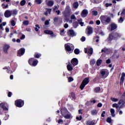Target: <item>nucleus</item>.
<instances>
[{
    "label": "nucleus",
    "mask_w": 125,
    "mask_h": 125,
    "mask_svg": "<svg viewBox=\"0 0 125 125\" xmlns=\"http://www.w3.org/2000/svg\"><path fill=\"white\" fill-rule=\"evenodd\" d=\"M119 37L120 34L117 32L115 33H110L107 40V42L109 43H111L112 41L115 40Z\"/></svg>",
    "instance_id": "1"
},
{
    "label": "nucleus",
    "mask_w": 125,
    "mask_h": 125,
    "mask_svg": "<svg viewBox=\"0 0 125 125\" xmlns=\"http://www.w3.org/2000/svg\"><path fill=\"white\" fill-rule=\"evenodd\" d=\"M101 22L103 24H108L111 22V19L110 17H107L106 16H101L100 17Z\"/></svg>",
    "instance_id": "2"
},
{
    "label": "nucleus",
    "mask_w": 125,
    "mask_h": 125,
    "mask_svg": "<svg viewBox=\"0 0 125 125\" xmlns=\"http://www.w3.org/2000/svg\"><path fill=\"white\" fill-rule=\"evenodd\" d=\"M109 71L106 69H102L100 71L99 76L101 77V79H104L109 75Z\"/></svg>",
    "instance_id": "3"
},
{
    "label": "nucleus",
    "mask_w": 125,
    "mask_h": 125,
    "mask_svg": "<svg viewBox=\"0 0 125 125\" xmlns=\"http://www.w3.org/2000/svg\"><path fill=\"white\" fill-rule=\"evenodd\" d=\"M63 16L65 18L69 17L71 15V9L69 6H67L65 9V11L63 13Z\"/></svg>",
    "instance_id": "4"
},
{
    "label": "nucleus",
    "mask_w": 125,
    "mask_h": 125,
    "mask_svg": "<svg viewBox=\"0 0 125 125\" xmlns=\"http://www.w3.org/2000/svg\"><path fill=\"white\" fill-rule=\"evenodd\" d=\"M64 49L65 51L68 52L69 54H70L73 52L74 47L73 45L71 46L70 45H68V44L66 43L64 44Z\"/></svg>",
    "instance_id": "5"
},
{
    "label": "nucleus",
    "mask_w": 125,
    "mask_h": 125,
    "mask_svg": "<svg viewBox=\"0 0 125 125\" xmlns=\"http://www.w3.org/2000/svg\"><path fill=\"white\" fill-rule=\"evenodd\" d=\"M38 63L39 61L37 60H35L34 58H31L29 59L28 63L31 66H36Z\"/></svg>",
    "instance_id": "6"
},
{
    "label": "nucleus",
    "mask_w": 125,
    "mask_h": 125,
    "mask_svg": "<svg viewBox=\"0 0 125 125\" xmlns=\"http://www.w3.org/2000/svg\"><path fill=\"white\" fill-rule=\"evenodd\" d=\"M24 104V102L22 100H17L15 102V105L19 108H21Z\"/></svg>",
    "instance_id": "7"
},
{
    "label": "nucleus",
    "mask_w": 125,
    "mask_h": 125,
    "mask_svg": "<svg viewBox=\"0 0 125 125\" xmlns=\"http://www.w3.org/2000/svg\"><path fill=\"white\" fill-rule=\"evenodd\" d=\"M118 28V25L115 23H110L109 27H107V29L110 31H113Z\"/></svg>",
    "instance_id": "8"
},
{
    "label": "nucleus",
    "mask_w": 125,
    "mask_h": 125,
    "mask_svg": "<svg viewBox=\"0 0 125 125\" xmlns=\"http://www.w3.org/2000/svg\"><path fill=\"white\" fill-rule=\"evenodd\" d=\"M25 49L22 47L20 49L17 51V56L19 57H21L23 56L25 53Z\"/></svg>",
    "instance_id": "9"
},
{
    "label": "nucleus",
    "mask_w": 125,
    "mask_h": 125,
    "mask_svg": "<svg viewBox=\"0 0 125 125\" xmlns=\"http://www.w3.org/2000/svg\"><path fill=\"white\" fill-rule=\"evenodd\" d=\"M10 48V45L7 44H5L3 46V51L5 54H7L8 53V50Z\"/></svg>",
    "instance_id": "10"
},
{
    "label": "nucleus",
    "mask_w": 125,
    "mask_h": 125,
    "mask_svg": "<svg viewBox=\"0 0 125 125\" xmlns=\"http://www.w3.org/2000/svg\"><path fill=\"white\" fill-rule=\"evenodd\" d=\"M86 30V33L88 36L91 35L93 32V28L91 27L87 26Z\"/></svg>",
    "instance_id": "11"
},
{
    "label": "nucleus",
    "mask_w": 125,
    "mask_h": 125,
    "mask_svg": "<svg viewBox=\"0 0 125 125\" xmlns=\"http://www.w3.org/2000/svg\"><path fill=\"white\" fill-rule=\"evenodd\" d=\"M71 65H72L74 66H75L78 64V60L77 58H73L71 60Z\"/></svg>",
    "instance_id": "12"
},
{
    "label": "nucleus",
    "mask_w": 125,
    "mask_h": 125,
    "mask_svg": "<svg viewBox=\"0 0 125 125\" xmlns=\"http://www.w3.org/2000/svg\"><path fill=\"white\" fill-rule=\"evenodd\" d=\"M44 33L47 35H51L52 37H55L56 35L54 33L53 31L51 30H46L44 31Z\"/></svg>",
    "instance_id": "13"
},
{
    "label": "nucleus",
    "mask_w": 125,
    "mask_h": 125,
    "mask_svg": "<svg viewBox=\"0 0 125 125\" xmlns=\"http://www.w3.org/2000/svg\"><path fill=\"white\" fill-rule=\"evenodd\" d=\"M4 16L6 17V18H8L12 16V14L10 10H6L4 12Z\"/></svg>",
    "instance_id": "14"
},
{
    "label": "nucleus",
    "mask_w": 125,
    "mask_h": 125,
    "mask_svg": "<svg viewBox=\"0 0 125 125\" xmlns=\"http://www.w3.org/2000/svg\"><path fill=\"white\" fill-rule=\"evenodd\" d=\"M2 108L3 110V111H8V108H7V107H6L5 106V104L3 103H1L0 104V108ZM1 112V109H0V113Z\"/></svg>",
    "instance_id": "15"
},
{
    "label": "nucleus",
    "mask_w": 125,
    "mask_h": 125,
    "mask_svg": "<svg viewBox=\"0 0 125 125\" xmlns=\"http://www.w3.org/2000/svg\"><path fill=\"white\" fill-rule=\"evenodd\" d=\"M118 105H121L119 107L120 108H122L124 107H125V102L123 100H120L119 102L118 103Z\"/></svg>",
    "instance_id": "16"
},
{
    "label": "nucleus",
    "mask_w": 125,
    "mask_h": 125,
    "mask_svg": "<svg viewBox=\"0 0 125 125\" xmlns=\"http://www.w3.org/2000/svg\"><path fill=\"white\" fill-rule=\"evenodd\" d=\"M67 34L68 36H72V37H74L75 36H76V34L75 33L74 31L73 30L70 29L69 30L68 32H67Z\"/></svg>",
    "instance_id": "17"
},
{
    "label": "nucleus",
    "mask_w": 125,
    "mask_h": 125,
    "mask_svg": "<svg viewBox=\"0 0 125 125\" xmlns=\"http://www.w3.org/2000/svg\"><path fill=\"white\" fill-rule=\"evenodd\" d=\"M88 14V11L85 9H84L83 11H82L81 16L82 17L85 18L86 16H87Z\"/></svg>",
    "instance_id": "18"
},
{
    "label": "nucleus",
    "mask_w": 125,
    "mask_h": 125,
    "mask_svg": "<svg viewBox=\"0 0 125 125\" xmlns=\"http://www.w3.org/2000/svg\"><path fill=\"white\" fill-rule=\"evenodd\" d=\"M125 73H122V76H121V79H120V85H122L123 84V83L125 81Z\"/></svg>",
    "instance_id": "19"
},
{
    "label": "nucleus",
    "mask_w": 125,
    "mask_h": 125,
    "mask_svg": "<svg viewBox=\"0 0 125 125\" xmlns=\"http://www.w3.org/2000/svg\"><path fill=\"white\" fill-rule=\"evenodd\" d=\"M67 69L68 71H71L73 69L72 64H71L70 62H68V64L67 65Z\"/></svg>",
    "instance_id": "20"
},
{
    "label": "nucleus",
    "mask_w": 125,
    "mask_h": 125,
    "mask_svg": "<svg viewBox=\"0 0 125 125\" xmlns=\"http://www.w3.org/2000/svg\"><path fill=\"white\" fill-rule=\"evenodd\" d=\"M63 117L66 119H71L73 118L72 115H71V113L67 114L66 115H63Z\"/></svg>",
    "instance_id": "21"
},
{
    "label": "nucleus",
    "mask_w": 125,
    "mask_h": 125,
    "mask_svg": "<svg viewBox=\"0 0 125 125\" xmlns=\"http://www.w3.org/2000/svg\"><path fill=\"white\" fill-rule=\"evenodd\" d=\"M89 79L88 78H86L84 79L82 83L86 85L89 83Z\"/></svg>",
    "instance_id": "22"
},
{
    "label": "nucleus",
    "mask_w": 125,
    "mask_h": 125,
    "mask_svg": "<svg viewBox=\"0 0 125 125\" xmlns=\"http://www.w3.org/2000/svg\"><path fill=\"white\" fill-rule=\"evenodd\" d=\"M86 125H95V123L93 121H86Z\"/></svg>",
    "instance_id": "23"
},
{
    "label": "nucleus",
    "mask_w": 125,
    "mask_h": 125,
    "mask_svg": "<svg viewBox=\"0 0 125 125\" xmlns=\"http://www.w3.org/2000/svg\"><path fill=\"white\" fill-rule=\"evenodd\" d=\"M41 54L38 53H35L34 55V58L39 59L41 57Z\"/></svg>",
    "instance_id": "24"
},
{
    "label": "nucleus",
    "mask_w": 125,
    "mask_h": 125,
    "mask_svg": "<svg viewBox=\"0 0 125 125\" xmlns=\"http://www.w3.org/2000/svg\"><path fill=\"white\" fill-rule=\"evenodd\" d=\"M98 113V110L96 109L92 110L91 111V114L92 115H96Z\"/></svg>",
    "instance_id": "25"
},
{
    "label": "nucleus",
    "mask_w": 125,
    "mask_h": 125,
    "mask_svg": "<svg viewBox=\"0 0 125 125\" xmlns=\"http://www.w3.org/2000/svg\"><path fill=\"white\" fill-rule=\"evenodd\" d=\"M78 26L79 23L78 21H75L73 23V27H74V28H77Z\"/></svg>",
    "instance_id": "26"
},
{
    "label": "nucleus",
    "mask_w": 125,
    "mask_h": 125,
    "mask_svg": "<svg viewBox=\"0 0 125 125\" xmlns=\"http://www.w3.org/2000/svg\"><path fill=\"white\" fill-rule=\"evenodd\" d=\"M73 6L74 7V9H78L79 6V3L78 2H75L74 4H73Z\"/></svg>",
    "instance_id": "27"
},
{
    "label": "nucleus",
    "mask_w": 125,
    "mask_h": 125,
    "mask_svg": "<svg viewBox=\"0 0 125 125\" xmlns=\"http://www.w3.org/2000/svg\"><path fill=\"white\" fill-rule=\"evenodd\" d=\"M83 20L82 19H80V20H78V24H79L82 26H83L84 25V22H82Z\"/></svg>",
    "instance_id": "28"
},
{
    "label": "nucleus",
    "mask_w": 125,
    "mask_h": 125,
    "mask_svg": "<svg viewBox=\"0 0 125 125\" xmlns=\"http://www.w3.org/2000/svg\"><path fill=\"white\" fill-rule=\"evenodd\" d=\"M70 95L71 97L73 99H74V100L76 99V94L74 92H71Z\"/></svg>",
    "instance_id": "29"
},
{
    "label": "nucleus",
    "mask_w": 125,
    "mask_h": 125,
    "mask_svg": "<svg viewBox=\"0 0 125 125\" xmlns=\"http://www.w3.org/2000/svg\"><path fill=\"white\" fill-rule=\"evenodd\" d=\"M54 5V2L53 1L49 0L48 1L47 5L48 6H53Z\"/></svg>",
    "instance_id": "30"
},
{
    "label": "nucleus",
    "mask_w": 125,
    "mask_h": 125,
    "mask_svg": "<svg viewBox=\"0 0 125 125\" xmlns=\"http://www.w3.org/2000/svg\"><path fill=\"white\" fill-rule=\"evenodd\" d=\"M10 12L11 13V15L13 16L16 15L18 13V11H16V10L10 11Z\"/></svg>",
    "instance_id": "31"
},
{
    "label": "nucleus",
    "mask_w": 125,
    "mask_h": 125,
    "mask_svg": "<svg viewBox=\"0 0 125 125\" xmlns=\"http://www.w3.org/2000/svg\"><path fill=\"white\" fill-rule=\"evenodd\" d=\"M110 113H111L112 117H114L115 116V110L114 109H110Z\"/></svg>",
    "instance_id": "32"
},
{
    "label": "nucleus",
    "mask_w": 125,
    "mask_h": 125,
    "mask_svg": "<svg viewBox=\"0 0 125 125\" xmlns=\"http://www.w3.org/2000/svg\"><path fill=\"white\" fill-rule=\"evenodd\" d=\"M74 53L76 55H79L80 53V50L79 49L76 48L74 50Z\"/></svg>",
    "instance_id": "33"
},
{
    "label": "nucleus",
    "mask_w": 125,
    "mask_h": 125,
    "mask_svg": "<svg viewBox=\"0 0 125 125\" xmlns=\"http://www.w3.org/2000/svg\"><path fill=\"white\" fill-rule=\"evenodd\" d=\"M87 53L89 54L90 55L93 54V49H92V48H90L89 49H88Z\"/></svg>",
    "instance_id": "34"
},
{
    "label": "nucleus",
    "mask_w": 125,
    "mask_h": 125,
    "mask_svg": "<svg viewBox=\"0 0 125 125\" xmlns=\"http://www.w3.org/2000/svg\"><path fill=\"white\" fill-rule=\"evenodd\" d=\"M86 85V84L82 83L80 86V88L82 90H83L84 88V87Z\"/></svg>",
    "instance_id": "35"
},
{
    "label": "nucleus",
    "mask_w": 125,
    "mask_h": 125,
    "mask_svg": "<svg viewBox=\"0 0 125 125\" xmlns=\"http://www.w3.org/2000/svg\"><path fill=\"white\" fill-rule=\"evenodd\" d=\"M2 6L3 9H6L8 7V4H6L5 3H4L2 4Z\"/></svg>",
    "instance_id": "36"
},
{
    "label": "nucleus",
    "mask_w": 125,
    "mask_h": 125,
    "mask_svg": "<svg viewBox=\"0 0 125 125\" xmlns=\"http://www.w3.org/2000/svg\"><path fill=\"white\" fill-rule=\"evenodd\" d=\"M35 26L36 27L35 28V31L38 32L39 30V29L40 28V27L39 26V24H36V25H35Z\"/></svg>",
    "instance_id": "37"
},
{
    "label": "nucleus",
    "mask_w": 125,
    "mask_h": 125,
    "mask_svg": "<svg viewBox=\"0 0 125 125\" xmlns=\"http://www.w3.org/2000/svg\"><path fill=\"white\" fill-rule=\"evenodd\" d=\"M26 1L25 0H22L21 1V6H24V5L25 4Z\"/></svg>",
    "instance_id": "38"
},
{
    "label": "nucleus",
    "mask_w": 125,
    "mask_h": 125,
    "mask_svg": "<svg viewBox=\"0 0 125 125\" xmlns=\"http://www.w3.org/2000/svg\"><path fill=\"white\" fill-rule=\"evenodd\" d=\"M100 91V87H96L94 89V91L95 93H98Z\"/></svg>",
    "instance_id": "39"
},
{
    "label": "nucleus",
    "mask_w": 125,
    "mask_h": 125,
    "mask_svg": "<svg viewBox=\"0 0 125 125\" xmlns=\"http://www.w3.org/2000/svg\"><path fill=\"white\" fill-rule=\"evenodd\" d=\"M106 122L108 123L109 124H111L112 123V119L111 118L109 117L106 119Z\"/></svg>",
    "instance_id": "40"
},
{
    "label": "nucleus",
    "mask_w": 125,
    "mask_h": 125,
    "mask_svg": "<svg viewBox=\"0 0 125 125\" xmlns=\"http://www.w3.org/2000/svg\"><path fill=\"white\" fill-rule=\"evenodd\" d=\"M58 20H59V17H56L54 18V19H53V21H54V22H55V23L58 22Z\"/></svg>",
    "instance_id": "41"
},
{
    "label": "nucleus",
    "mask_w": 125,
    "mask_h": 125,
    "mask_svg": "<svg viewBox=\"0 0 125 125\" xmlns=\"http://www.w3.org/2000/svg\"><path fill=\"white\" fill-rule=\"evenodd\" d=\"M110 100H111L112 102H118L119 100L118 99L112 97L111 98H110Z\"/></svg>",
    "instance_id": "42"
},
{
    "label": "nucleus",
    "mask_w": 125,
    "mask_h": 125,
    "mask_svg": "<svg viewBox=\"0 0 125 125\" xmlns=\"http://www.w3.org/2000/svg\"><path fill=\"white\" fill-rule=\"evenodd\" d=\"M67 78H68V82L69 83L73 82L74 81V79L72 77H67Z\"/></svg>",
    "instance_id": "43"
},
{
    "label": "nucleus",
    "mask_w": 125,
    "mask_h": 125,
    "mask_svg": "<svg viewBox=\"0 0 125 125\" xmlns=\"http://www.w3.org/2000/svg\"><path fill=\"white\" fill-rule=\"evenodd\" d=\"M35 2L37 3V4H41L42 2V0H35Z\"/></svg>",
    "instance_id": "44"
},
{
    "label": "nucleus",
    "mask_w": 125,
    "mask_h": 125,
    "mask_svg": "<svg viewBox=\"0 0 125 125\" xmlns=\"http://www.w3.org/2000/svg\"><path fill=\"white\" fill-rule=\"evenodd\" d=\"M102 60H98L97 61V65L99 66L102 63Z\"/></svg>",
    "instance_id": "45"
},
{
    "label": "nucleus",
    "mask_w": 125,
    "mask_h": 125,
    "mask_svg": "<svg viewBox=\"0 0 125 125\" xmlns=\"http://www.w3.org/2000/svg\"><path fill=\"white\" fill-rule=\"evenodd\" d=\"M29 21H23V24L27 26L29 24Z\"/></svg>",
    "instance_id": "46"
},
{
    "label": "nucleus",
    "mask_w": 125,
    "mask_h": 125,
    "mask_svg": "<svg viewBox=\"0 0 125 125\" xmlns=\"http://www.w3.org/2000/svg\"><path fill=\"white\" fill-rule=\"evenodd\" d=\"M11 24L12 26H14L16 25V22L15 21L12 20L11 21Z\"/></svg>",
    "instance_id": "47"
},
{
    "label": "nucleus",
    "mask_w": 125,
    "mask_h": 125,
    "mask_svg": "<svg viewBox=\"0 0 125 125\" xmlns=\"http://www.w3.org/2000/svg\"><path fill=\"white\" fill-rule=\"evenodd\" d=\"M95 62H96L95 60H91L90 61V65H94V64H95Z\"/></svg>",
    "instance_id": "48"
},
{
    "label": "nucleus",
    "mask_w": 125,
    "mask_h": 125,
    "mask_svg": "<svg viewBox=\"0 0 125 125\" xmlns=\"http://www.w3.org/2000/svg\"><path fill=\"white\" fill-rule=\"evenodd\" d=\"M108 50V49L107 48H103L102 50H101V52L103 53L104 52L105 53H106V52Z\"/></svg>",
    "instance_id": "49"
},
{
    "label": "nucleus",
    "mask_w": 125,
    "mask_h": 125,
    "mask_svg": "<svg viewBox=\"0 0 125 125\" xmlns=\"http://www.w3.org/2000/svg\"><path fill=\"white\" fill-rule=\"evenodd\" d=\"M92 15H93V16H97V15H98L97 11H93Z\"/></svg>",
    "instance_id": "50"
},
{
    "label": "nucleus",
    "mask_w": 125,
    "mask_h": 125,
    "mask_svg": "<svg viewBox=\"0 0 125 125\" xmlns=\"http://www.w3.org/2000/svg\"><path fill=\"white\" fill-rule=\"evenodd\" d=\"M112 107H113V108H118L119 107V105H118V104H117L114 103V104H113Z\"/></svg>",
    "instance_id": "51"
},
{
    "label": "nucleus",
    "mask_w": 125,
    "mask_h": 125,
    "mask_svg": "<svg viewBox=\"0 0 125 125\" xmlns=\"http://www.w3.org/2000/svg\"><path fill=\"white\" fill-rule=\"evenodd\" d=\"M76 119L77 120H78L79 121H80L82 120L83 117H82V116H80L79 117L77 116V117H76Z\"/></svg>",
    "instance_id": "52"
},
{
    "label": "nucleus",
    "mask_w": 125,
    "mask_h": 125,
    "mask_svg": "<svg viewBox=\"0 0 125 125\" xmlns=\"http://www.w3.org/2000/svg\"><path fill=\"white\" fill-rule=\"evenodd\" d=\"M94 39H97V40H95V42H99V39H100V37L97 36H96V37H95Z\"/></svg>",
    "instance_id": "53"
},
{
    "label": "nucleus",
    "mask_w": 125,
    "mask_h": 125,
    "mask_svg": "<svg viewBox=\"0 0 125 125\" xmlns=\"http://www.w3.org/2000/svg\"><path fill=\"white\" fill-rule=\"evenodd\" d=\"M65 31V30L64 29H63V30H61V31H60V35H61V36H63L64 34H65V33H64V31Z\"/></svg>",
    "instance_id": "54"
},
{
    "label": "nucleus",
    "mask_w": 125,
    "mask_h": 125,
    "mask_svg": "<svg viewBox=\"0 0 125 125\" xmlns=\"http://www.w3.org/2000/svg\"><path fill=\"white\" fill-rule=\"evenodd\" d=\"M112 6V3H106L105 4V6L106 7H108L109 6Z\"/></svg>",
    "instance_id": "55"
},
{
    "label": "nucleus",
    "mask_w": 125,
    "mask_h": 125,
    "mask_svg": "<svg viewBox=\"0 0 125 125\" xmlns=\"http://www.w3.org/2000/svg\"><path fill=\"white\" fill-rule=\"evenodd\" d=\"M71 20H76L77 18H76V16H75V15L74 14H72L71 16Z\"/></svg>",
    "instance_id": "56"
},
{
    "label": "nucleus",
    "mask_w": 125,
    "mask_h": 125,
    "mask_svg": "<svg viewBox=\"0 0 125 125\" xmlns=\"http://www.w3.org/2000/svg\"><path fill=\"white\" fill-rule=\"evenodd\" d=\"M12 95H13V93L11 92H8L7 94L8 97L10 98L11 97H12Z\"/></svg>",
    "instance_id": "57"
},
{
    "label": "nucleus",
    "mask_w": 125,
    "mask_h": 125,
    "mask_svg": "<svg viewBox=\"0 0 125 125\" xmlns=\"http://www.w3.org/2000/svg\"><path fill=\"white\" fill-rule=\"evenodd\" d=\"M9 119V115H5L4 117V120L5 121L8 120Z\"/></svg>",
    "instance_id": "58"
},
{
    "label": "nucleus",
    "mask_w": 125,
    "mask_h": 125,
    "mask_svg": "<svg viewBox=\"0 0 125 125\" xmlns=\"http://www.w3.org/2000/svg\"><path fill=\"white\" fill-rule=\"evenodd\" d=\"M125 16V9H123V11H122L121 13V16Z\"/></svg>",
    "instance_id": "59"
},
{
    "label": "nucleus",
    "mask_w": 125,
    "mask_h": 125,
    "mask_svg": "<svg viewBox=\"0 0 125 125\" xmlns=\"http://www.w3.org/2000/svg\"><path fill=\"white\" fill-rule=\"evenodd\" d=\"M98 107L101 108L102 106H103V104L101 103H99L97 105Z\"/></svg>",
    "instance_id": "60"
},
{
    "label": "nucleus",
    "mask_w": 125,
    "mask_h": 125,
    "mask_svg": "<svg viewBox=\"0 0 125 125\" xmlns=\"http://www.w3.org/2000/svg\"><path fill=\"white\" fill-rule=\"evenodd\" d=\"M51 11H52V9H50V8H48V9H47V12L48 13H49V14H51Z\"/></svg>",
    "instance_id": "61"
},
{
    "label": "nucleus",
    "mask_w": 125,
    "mask_h": 125,
    "mask_svg": "<svg viewBox=\"0 0 125 125\" xmlns=\"http://www.w3.org/2000/svg\"><path fill=\"white\" fill-rule=\"evenodd\" d=\"M6 71H7V73H8V74H13V71L12 70H7Z\"/></svg>",
    "instance_id": "62"
},
{
    "label": "nucleus",
    "mask_w": 125,
    "mask_h": 125,
    "mask_svg": "<svg viewBox=\"0 0 125 125\" xmlns=\"http://www.w3.org/2000/svg\"><path fill=\"white\" fill-rule=\"evenodd\" d=\"M81 41L84 42L85 41V38L84 37H82L81 38Z\"/></svg>",
    "instance_id": "63"
},
{
    "label": "nucleus",
    "mask_w": 125,
    "mask_h": 125,
    "mask_svg": "<svg viewBox=\"0 0 125 125\" xmlns=\"http://www.w3.org/2000/svg\"><path fill=\"white\" fill-rule=\"evenodd\" d=\"M50 23L49 21H45V25H49Z\"/></svg>",
    "instance_id": "64"
}]
</instances>
